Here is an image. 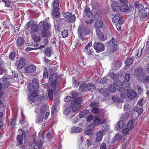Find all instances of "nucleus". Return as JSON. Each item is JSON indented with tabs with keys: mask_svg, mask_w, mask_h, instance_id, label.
Returning <instances> with one entry per match:
<instances>
[{
	"mask_svg": "<svg viewBox=\"0 0 149 149\" xmlns=\"http://www.w3.org/2000/svg\"><path fill=\"white\" fill-rule=\"evenodd\" d=\"M81 101L80 99H77L71 102V108H66L64 110V113L65 115L72 114L75 112L81 106Z\"/></svg>",
	"mask_w": 149,
	"mask_h": 149,
	"instance_id": "nucleus-1",
	"label": "nucleus"
},
{
	"mask_svg": "<svg viewBox=\"0 0 149 149\" xmlns=\"http://www.w3.org/2000/svg\"><path fill=\"white\" fill-rule=\"evenodd\" d=\"M78 31L79 38L82 40H84V37L89 33V29L82 24L79 26Z\"/></svg>",
	"mask_w": 149,
	"mask_h": 149,
	"instance_id": "nucleus-2",
	"label": "nucleus"
},
{
	"mask_svg": "<svg viewBox=\"0 0 149 149\" xmlns=\"http://www.w3.org/2000/svg\"><path fill=\"white\" fill-rule=\"evenodd\" d=\"M94 48L97 52L103 51L105 49L104 45L100 42H95L93 45Z\"/></svg>",
	"mask_w": 149,
	"mask_h": 149,
	"instance_id": "nucleus-3",
	"label": "nucleus"
},
{
	"mask_svg": "<svg viewBox=\"0 0 149 149\" xmlns=\"http://www.w3.org/2000/svg\"><path fill=\"white\" fill-rule=\"evenodd\" d=\"M57 77V74L55 73L52 74L49 76V79L52 83L51 86L54 89H56V88Z\"/></svg>",
	"mask_w": 149,
	"mask_h": 149,
	"instance_id": "nucleus-4",
	"label": "nucleus"
},
{
	"mask_svg": "<svg viewBox=\"0 0 149 149\" xmlns=\"http://www.w3.org/2000/svg\"><path fill=\"white\" fill-rule=\"evenodd\" d=\"M95 118L93 122L95 124L96 126H98L100 124H103L106 122V120L104 119V117L102 115L101 116H99L96 117H95Z\"/></svg>",
	"mask_w": 149,
	"mask_h": 149,
	"instance_id": "nucleus-5",
	"label": "nucleus"
},
{
	"mask_svg": "<svg viewBox=\"0 0 149 149\" xmlns=\"http://www.w3.org/2000/svg\"><path fill=\"white\" fill-rule=\"evenodd\" d=\"M47 107L45 105H42L40 108L39 107L36 108L35 111L36 113H40L41 115H44L46 112Z\"/></svg>",
	"mask_w": 149,
	"mask_h": 149,
	"instance_id": "nucleus-6",
	"label": "nucleus"
},
{
	"mask_svg": "<svg viewBox=\"0 0 149 149\" xmlns=\"http://www.w3.org/2000/svg\"><path fill=\"white\" fill-rule=\"evenodd\" d=\"M104 132L102 130L97 131L95 134L96 136V141L97 142H100L102 139Z\"/></svg>",
	"mask_w": 149,
	"mask_h": 149,
	"instance_id": "nucleus-7",
	"label": "nucleus"
},
{
	"mask_svg": "<svg viewBox=\"0 0 149 149\" xmlns=\"http://www.w3.org/2000/svg\"><path fill=\"white\" fill-rule=\"evenodd\" d=\"M133 9V7L132 6L130 5L129 6L127 4H124L121 6L120 11L122 12H129Z\"/></svg>",
	"mask_w": 149,
	"mask_h": 149,
	"instance_id": "nucleus-8",
	"label": "nucleus"
},
{
	"mask_svg": "<svg viewBox=\"0 0 149 149\" xmlns=\"http://www.w3.org/2000/svg\"><path fill=\"white\" fill-rule=\"evenodd\" d=\"M127 96L129 99L132 100L136 98L137 96V95L135 91L130 90L127 91Z\"/></svg>",
	"mask_w": 149,
	"mask_h": 149,
	"instance_id": "nucleus-9",
	"label": "nucleus"
},
{
	"mask_svg": "<svg viewBox=\"0 0 149 149\" xmlns=\"http://www.w3.org/2000/svg\"><path fill=\"white\" fill-rule=\"evenodd\" d=\"M142 69L140 68H138L135 70L134 75L137 77V78L139 80L141 79V77L143 75L142 74Z\"/></svg>",
	"mask_w": 149,
	"mask_h": 149,
	"instance_id": "nucleus-10",
	"label": "nucleus"
},
{
	"mask_svg": "<svg viewBox=\"0 0 149 149\" xmlns=\"http://www.w3.org/2000/svg\"><path fill=\"white\" fill-rule=\"evenodd\" d=\"M112 8L113 10L115 12H118L120 10L121 6H120L118 2L114 1L111 4Z\"/></svg>",
	"mask_w": 149,
	"mask_h": 149,
	"instance_id": "nucleus-11",
	"label": "nucleus"
},
{
	"mask_svg": "<svg viewBox=\"0 0 149 149\" xmlns=\"http://www.w3.org/2000/svg\"><path fill=\"white\" fill-rule=\"evenodd\" d=\"M25 63V60L23 57H22L20 59L17 60L16 61L15 65L17 64V68L20 69L24 66Z\"/></svg>",
	"mask_w": 149,
	"mask_h": 149,
	"instance_id": "nucleus-12",
	"label": "nucleus"
},
{
	"mask_svg": "<svg viewBox=\"0 0 149 149\" xmlns=\"http://www.w3.org/2000/svg\"><path fill=\"white\" fill-rule=\"evenodd\" d=\"M112 22L113 23L119 22L120 23L122 22V17L119 13H116L112 19Z\"/></svg>",
	"mask_w": 149,
	"mask_h": 149,
	"instance_id": "nucleus-13",
	"label": "nucleus"
},
{
	"mask_svg": "<svg viewBox=\"0 0 149 149\" xmlns=\"http://www.w3.org/2000/svg\"><path fill=\"white\" fill-rule=\"evenodd\" d=\"M36 69V67L33 65H31L26 67L25 69V71L26 73H30L34 72Z\"/></svg>",
	"mask_w": 149,
	"mask_h": 149,
	"instance_id": "nucleus-14",
	"label": "nucleus"
},
{
	"mask_svg": "<svg viewBox=\"0 0 149 149\" xmlns=\"http://www.w3.org/2000/svg\"><path fill=\"white\" fill-rule=\"evenodd\" d=\"M45 88L47 90L48 96L50 99H52L53 95V91L52 89H50L49 85L46 84L44 86Z\"/></svg>",
	"mask_w": 149,
	"mask_h": 149,
	"instance_id": "nucleus-15",
	"label": "nucleus"
},
{
	"mask_svg": "<svg viewBox=\"0 0 149 149\" xmlns=\"http://www.w3.org/2000/svg\"><path fill=\"white\" fill-rule=\"evenodd\" d=\"M86 86L87 91H93L95 90V85L93 84L89 83L86 84Z\"/></svg>",
	"mask_w": 149,
	"mask_h": 149,
	"instance_id": "nucleus-16",
	"label": "nucleus"
},
{
	"mask_svg": "<svg viewBox=\"0 0 149 149\" xmlns=\"http://www.w3.org/2000/svg\"><path fill=\"white\" fill-rule=\"evenodd\" d=\"M99 92L105 96L108 95L109 93L108 89L107 88H102L99 89Z\"/></svg>",
	"mask_w": 149,
	"mask_h": 149,
	"instance_id": "nucleus-17",
	"label": "nucleus"
},
{
	"mask_svg": "<svg viewBox=\"0 0 149 149\" xmlns=\"http://www.w3.org/2000/svg\"><path fill=\"white\" fill-rule=\"evenodd\" d=\"M90 107V106H88L86 107V110H83L81 111L79 114V116L80 118H82L88 113L89 112V108Z\"/></svg>",
	"mask_w": 149,
	"mask_h": 149,
	"instance_id": "nucleus-18",
	"label": "nucleus"
},
{
	"mask_svg": "<svg viewBox=\"0 0 149 149\" xmlns=\"http://www.w3.org/2000/svg\"><path fill=\"white\" fill-rule=\"evenodd\" d=\"M122 65V62L120 61H116L112 68L113 70H117L119 69Z\"/></svg>",
	"mask_w": 149,
	"mask_h": 149,
	"instance_id": "nucleus-19",
	"label": "nucleus"
},
{
	"mask_svg": "<svg viewBox=\"0 0 149 149\" xmlns=\"http://www.w3.org/2000/svg\"><path fill=\"white\" fill-rule=\"evenodd\" d=\"M31 34H33L38 30V27L37 25L32 24L31 26Z\"/></svg>",
	"mask_w": 149,
	"mask_h": 149,
	"instance_id": "nucleus-20",
	"label": "nucleus"
},
{
	"mask_svg": "<svg viewBox=\"0 0 149 149\" xmlns=\"http://www.w3.org/2000/svg\"><path fill=\"white\" fill-rule=\"evenodd\" d=\"M96 34L97 36L98 37L99 39L102 40L104 41V36L103 33L101 32L100 30L97 29L96 30Z\"/></svg>",
	"mask_w": 149,
	"mask_h": 149,
	"instance_id": "nucleus-21",
	"label": "nucleus"
},
{
	"mask_svg": "<svg viewBox=\"0 0 149 149\" xmlns=\"http://www.w3.org/2000/svg\"><path fill=\"white\" fill-rule=\"evenodd\" d=\"M86 84L85 83L80 84L79 85V91L81 92H87V88L86 86Z\"/></svg>",
	"mask_w": 149,
	"mask_h": 149,
	"instance_id": "nucleus-22",
	"label": "nucleus"
},
{
	"mask_svg": "<svg viewBox=\"0 0 149 149\" xmlns=\"http://www.w3.org/2000/svg\"><path fill=\"white\" fill-rule=\"evenodd\" d=\"M109 45L111 46H117L118 45V43L115 38H113L109 41Z\"/></svg>",
	"mask_w": 149,
	"mask_h": 149,
	"instance_id": "nucleus-23",
	"label": "nucleus"
},
{
	"mask_svg": "<svg viewBox=\"0 0 149 149\" xmlns=\"http://www.w3.org/2000/svg\"><path fill=\"white\" fill-rule=\"evenodd\" d=\"M32 84L36 89H37L39 88V86L38 83V80L37 79H33L32 80Z\"/></svg>",
	"mask_w": 149,
	"mask_h": 149,
	"instance_id": "nucleus-24",
	"label": "nucleus"
},
{
	"mask_svg": "<svg viewBox=\"0 0 149 149\" xmlns=\"http://www.w3.org/2000/svg\"><path fill=\"white\" fill-rule=\"evenodd\" d=\"M103 22L101 20L99 19L97 20L95 24V26L96 28H100L103 26Z\"/></svg>",
	"mask_w": 149,
	"mask_h": 149,
	"instance_id": "nucleus-25",
	"label": "nucleus"
},
{
	"mask_svg": "<svg viewBox=\"0 0 149 149\" xmlns=\"http://www.w3.org/2000/svg\"><path fill=\"white\" fill-rule=\"evenodd\" d=\"M134 4L139 12L140 11L144 8L143 5L141 3H138V2L136 1L135 3Z\"/></svg>",
	"mask_w": 149,
	"mask_h": 149,
	"instance_id": "nucleus-26",
	"label": "nucleus"
},
{
	"mask_svg": "<svg viewBox=\"0 0 149 149\" xmlns=\"http://www.w3.org/2000/svg\"><path fill=\"white\" fill-rule=\"evenodd\" d=\"M25 42L24 40L22 37L18 38L17 40V43L18 46H21Z\"/></svg>",
	"mask_w": 149,
	"mask_h": 149,
	"instance_id": "nucleus-27",
	"label": "nucleus"
},
{
	"mask_svg": "<svg viewBox=\"0 0 149 149\" xmlns=\"http://www.w3.org/2000/svg\"><path fill=\"white\" fill-rule=\"evenodd\" d=\"M60 1L59 0H54L53 3V6L54 8L53 9L58 10L59 8L58 7L59 6Z\"/></svg>",
	"mask_w": 149,
	"mask_h": 149,
	"instance_id": "nucleus-28",
	"label": "nucleus"
},
{
	"mask_svg": "<svg viewBox=\"0 0 149 149\" xmlns=\"http://www.w3.org/2000/svg\"><path fill=\"white\" fill-rule=\"evenodd\" d=\"M59 10V9L56 10V9H53V11L51 13V15L56 18L58 17L60 15Z\"/></svg>",
	"mask_w": 149,
	"mask_h": 149,
	"instance_id": "nucleus-29",
	"label": "nucleus"
},
{
	"mask_svg": "<svg viewBox=\"0 0 149 149\" xmlns=\"http://www.w3.org/2000/svg\"><path fill=\"white\" fill-rule=\"evenodd\" d=\"M133 61V59L132 58H129L126 59L125 61V64H126V66L125 67V69H126L127 66H128L132 63Z\"/></svg>",
	"mask_w": 149,
	"mask_h": 149,
	"instance_id": "nucleus-30",
	"label": "nucleus"
},
{
	"mask_svg": "<svg viewBox=\"0 0 149 149\" xmlns=\"http://www.w3.org/2000/svg\"><path fill=\"white\" fill-rule=\"evenodd\" d=\"M108 90L109 91H110L111 93H113L115 92L116 90V88L115 87L114 85L112 84H110L109 86Z\"/></svg>",
	"mask_w": 149,
	"mask_h": 149,
	"instance_id": "nucleus-31",
	"label": "nucleus"
},
{
	"mask_svg": "<svg viewBox=\"0 0 149 149\" xmlns=\"http://www.w3.org/2000/svg\"><path fill=\"white\" fill-rule=\"evenodd\" d=\"M82 130V129L76 127H74L71 129V131L75 133H78L81 132Z\"/></svg>",
	"mask_w": 149,
	"mask_h": 149,
	"instance_id": "nucleus-32",
	"label": "nucleus"
},
{
	"mask_svg": "<svg viewBox=\"0 0 149 149\" xmlns=\"http://www.w3.org/2000/svg\"><path fill=\"white\" fill-rule=\"evenodd\" d=\"M112 99L114 102L117 104L123 102L122 100L116 97L113 96L112 97Z\"/></svg>",
	"mask_w": 149,
	"mask_h": 149,
	"instance_id": "nucleus-33",
	"label": "nucleus"
},
{
	"mask_svg": "<svg viewBox=\"0 0 149 149\" xmlns=\"http://www.w3.org/2000/svg\"><path fill=\"white\" fill-rule=\"evenodd\" d=\"M127 127L129 130H132L134 127L133 122L132 120H130L127 125Z\"/></svg>",
	"mask_w": 149,
	"mask_h": 149,
	"instance_id": "nucleus-34",
	"label": "nucleus"
},
{
	"mask_svg": "<svg viewBox=\"0 0 149 149\" xmlns=\"http://www.w3.org/2000/svg\"><path fill=\"white\" fill-rule=\"evenodd\" d=\"M45 55L47 57H50L52 54V49L50 48H47L45 49Z\"/></svg>",
	"mask_w": 149,
	"mask_h": 149,
	"instance_id": "nucleus-35",
	"label": "nucleus"
},
{
	"mask_svg": "<svg viewBox=\"0 0 149 149\" xmlns=\"http://www.w3.org/2000/svg\"><path fill=\"white\" fill-rule=\"evenodd\" d=\"M86 130L84 131V133L87 135H91L93 133V131L91 129L89 128L88 127H86Z\"/></svg>",
	"mask_w": 149,
	"mask_h": 149,
	"instance_id": "nucleus-36",
	"label": "nucleus"
},
{
	"mask_svg": "<svg viewBox=\"0 0 149 149\" xmlns=\"http://www.w3.org/2000/svg\"><path fill=\"white\" fill-rule=\"evenodd\" d=\"M109 74L111 78L114 81L116 80L118 77V76L114 72L109 73Z\"/></svg>",
	"mask_w": 149,
	"mask_h": 149,
	"instance_id": "nucleus-37",
	"label": "nucleus"
},
{
	"mask_svg": "<svg viewBox=\"0 0 149 149\" xmlns=\"http://www.w3.org/2000/svg\"><path fill=\"white\" fill-rule=\"evenodd\" d=\"M126 125V123L123 120H120L118 122V125L120 129H123V128Z\"/></svg>",
	"mask_w": 149,
	"mask_h": 149,
	"instance_id": "nucleus-38",
	"label": "nucleus"
},
{
	"mask_svg": "<svg viewBox=\"0 0 149 149\" xmlns=\"http://www.w3.org/2000/svg\"><path fill=\"white\" fill-rule=\"evenodd\" d=\"M42 33L43 36V37H50L51 36V34L47 32V33L46 30H43L42 31Z\"/></svg>",
	"mask_w": 149,
	"mask_h": 149,
	"instance_id": "nucleus-39",
	"label": "nucleus"
},
{
	"mask_svg": "<svg viewBox=\"0 0 149 149\" xmlns=\"http://www.w3.org/2000/svg\"><path fill=\"white\" fill-rule=\"evenodd\" d=\"M142 49L139 48L136 52L135 56L136 58H139L141 56L142 54Z\"/></svg>",
	"mask_w": 149,
	"mask_h": 149,
	"instance_id": "nucleus-40",
	"label": "nucleus"
},
{
	"mask_svg": "<svg viewBox=\"0 0 149 149\" xmlns=\"http://www.w3.org/2000/svg\"><path fill=\"white\" fill-rule=\"evenodd\" d=\"M31 36L34 41L36 42H39L41 40L39 36H37L36 35L31 34Z\"/></svg>",
	"mask_w": 149,
	"mask_h": 149,
	"instance_id": "nucleus-41",
	"label": "nucleus"
},
{
	"mask_svg": "<svg viewBox=\"0 0 149 149\" xmlns=\"http://www.w3.org/2000/svg\"><path fill=\"white\" fill-rule=\"evenodd\" d=\"M34 144L36 146H38L39 149H41L42 146L43 145V143L41 141H39L38 142H37L36 141L34 140Z\"/></svg>",
	"mask_w": 149,
	"mask_h": 149,
	"instance_id": "nucleus-42",
	"label": "nucleus"
},
{
	"mask_svg": "<svg viewBox=\"0 0 149 149\" xmlns=\"http://www.w3.org/2000/svg\"><path fill=\"white\" fill-rule=\"evenodd\" d=\"M122 138V136L120 134H116V136L113 138V140L114 142L119 141Z\"/></svg>",
	"mask_w": 149,
	"mask_h": 149,
	"instance_id": "nucleus-43",
	"label": "nucleus"
},
{
	"mask_svg": "<svg viewBox=\"0 0 149 149\" xmlns=\"http://www.w3.org/2000/svg\"><path fill=\"white\" fill-rule=\"evenodd\" d=\"M135 88L139 94H141L142 93L143 90L140 86H135Z\"/></svg>",
	"mask_w": 149,
	"mask_h": 149,
	"instance_id": "nucleus-44",
	"label": "nucleus"
},
{
	"mask_svg": "<svg viewBox=\"0 0 149 149\" xmlns=\"http://www.w3.org/2000/svg\"><path fill=\"white\" fill-rule=\"evenodd\" d=\"M127 89H126L122 92L120 93V96L123 99H125L126 97V92L127 91Z\"/></svg>",
	"mask_w": 149,
	"mask_h": 149,
	"instance_id": "nucleus-45",
	"label": "nucleus"
},
{
	"mask_svg": "<svg viewBox=\"0 0 149 149\" xmlns=\"http://www.w3.org/2000/svg\"><path fill=\"white\" fill-rule=\"evenodd\" d=\"M69 21L71 23L74 22L76 20V17L74 14H72L68 18Z\"/></svg>",
	"mask_w": 149,
	"mask_h": 149,
	"instance_id": "nucleus-46",
	"label": "nucleus"
},
{
	"mask_svg": "<svg viewBox=\"0 0 149 149\" xmlns=\"http://www.w3.org/2000/svg\"><path fill=\"white\" fill-rule=\"evenodd\" d=\"M8 126H13L15 125V120L11 119L9 120L8 121Z\"/></svg>",
	"mask_w": 149,
	"mask_h": 149,
	"instance_id": "nucleus-47",
	"label": "nucleus"
},
{
	"mask_svg": "<svg viewBox=\"0 0 149 149\" xmlns=\"http://www.w3.org/2000/svg\"><path fill=\"white\" fill-rule=\"evenodd\" d=\"M28 91L30 92L34 91L36 90L35 88H34V86L31 83L29 84L28 86Z\"/></svg>",
	"mask_w": 149,
	"mask_h": 149,
	"instance_id": "nucleus-48",
	"label": "nucleus"
},
{
	"mask_svg": "<svg viewBox=\"0 0 149 149\" xmlns=\"http://www.w3.org/2000/svg\"><path fill=\"white\" fill-rule=\"evenodd\" d=\"M130 115V113L128 112H126L125 113L123 114L122 115L121 118L122 119L126 120L129 116Z\"/></svg>",
	"mask_w": 149,
	"mask_h": 149,
	"instance_id": "nucleus-49",
	"label": "nucleus"
},
{
	"mask_svg": "<svg viewBox=\"0 0 149 149\" xmlns=\"http://www.w3.org/2000/svg\"><path fill=\"white\" fill-rule=\"evenodd\" d=\"M44 118V116L41 115L39 116L37 118L36 122L38 123H40L42 122Z\"/></svg>",
	"mask_w": 149,
	"mask_h": 149,
	"instance_id": "nucleus-50",
	"label": "nucleus"
},
{
	"mask_svg": "<svg viewBox=\"0 0 149 149\" xmlns=\"http://www.w3.org/2000/svg\"><path fill=\"white\" fill-rule=\"evenodd\" d=\"M131 131L130 130H129V129L127 127L123 129L122 132L123 134L125 135H129V132Z\"/></svg>",
	"mask_w": 149,
	"mask_h": 149,
	"instance_id": "nucleus-51",
	"label": "nucleus"
},
{
	"mask_svg": "<svg viewBox=\"0 0 149 149\" xmlns=\"http://www.w3.org/2000/svg\"><path fill=\"white\" fill-rule=\"evenodd\" d=\"M61 33L63 38H65L68 36V31L66 29L63 30L61 32Z\"/></svg>",
	"mask_w": 149,
	"mask_h": 149,
	"instance_id": "nucleus-52",
	"label": "nucleus"
},
{
	"mask_svg": "<svg viewBox=\"0 0 149 149\" xmlns=\"http://www.w3.org/2000/svg\"><path fill=\"white\" fill-rule=\"evenodd\" d=\"M9 86V83L8 81L5 82L3 85V89L4 90L8 89Z\"/></svg>",
	"mask_w": 149,
	"mask_h": 149,
	"instance_id": "nucleus-53",
	"label": "nucleus"
},
{
	"mask_svg": "<svg viewBox=\"0 0 149 149\" xmlns=\"http://www.w3.org/2000/svg\"><path fill=\"white\" fill-rule=\"evenodd\" d=\"M109 128V127L107 125H103L101 127V128L103 131H106L108 130Z\"/></svg>",
	"mask_w": 149,
	"mask_h": 149,
	"instance_id": "nucleus-54",
	"label": "nucleus"
},
{
	"mask_svg": "<svg viewBox=\"0 0 149 149\" xmlns=\"http://www.w3.org/2000/svg\"><path fill=\"white\" fill-rule=\"evenodd\" d=\"M18 137H17V142L19 144H21L23 143L22 136V135H18Z\"/></svg>",
	"mask_w": 149,
	"mask_h": 149,
	"instance_id": "nucleus-55",
	"label": "nucleus"
},
{
	"mask_svg": "<svg viewBox=\"0 0 149 149\" xmlns=\"http://www.w3.org/2000/svg\"><path fill=\"white\" fill-rule=\"evenodd\" d=\"M114 84L116 86H118L121 85L122 84V83L118 79L114 81L113 82Z\"/></svg>",
	"mask_w": 149,
	"mask_h": 149,
	"instance_id": "nucleus-56",
	"label": "nucleus"
},
{
	"mask_svg": "<svg viewBox=\"0 0 149 149\" xmlns=\"http://www.w3.org/2000/svg\"><path fill=\"white\" fill-rule=\"evenodd\" d=\"M43 77L45 79H47L48 77V74L47 69L45 68L43 71Z\"/></svg>",
	"mask_w": 149,
	"mask_h": 149,
	"instance_id": "nucleus-57",
	"label": "nucleus"
},
{
	"mask_svg": "<svg viewBox=\"0 0 149 149\" xmlns=\"http://www.w3.org/2000/svg\"><path fill=\"white\" fill-rule=\"evenodd\" d=\"M95 126V124L93 122H92L89 125L86 126V127L93 130Z\"/></svg>",
	"mask_w": 149,
	"mask_h": 149,
	"instance_id": "nucleus-58",
	"label": "nucleus"
},
{
	"mask_svg": "<svg viewBox=\"0 0 149 149\" xmlns=\"http://www.w3.org/2000/svg\"><path fill=\"white\" fill-rule=\"evenodd\" d=\"M72 14L70 13L66 12V13H63V15L64 17L68 19Z\"/></svg>",
	"mask_w": 149,
	"mask_h": 149,
	"instance_id": "nucleus-59",
	"label": "nucleus"
},
{
	"mask_svg": "<svg viewBox=\"0 0 149 149\" xmlns=\"http://www.w3.org/2000/svg\"><path fill=\"white\" fill-rule=\"evenodd\" d=\"M5 109L3 107H0V119H1L4 112Z\"/></svg>",
	"mask_w": 149,
	"mask_h": 149,
	"instance_id": "nucleus-60",
	"label": "nucleus"
},
{
	"mask_svg": "<svg viewBox=\"0 0 149 149\" xmlns=\"http://www.w3.org/2000/svg\"><path fill=\"white\" fill-rule=\"evenodd\" d=\"M136 111H137L139 114H141L143 113V109L141 107H138L137 108Z\"/></svg>",
	"mask_w": 149,
	"mask_h": 149,
	"instance_id": "nucleus-61",
	"label": "nucleus"
},
{
	"mask_svg": "<svg viewBox=\"0 0 149 149\" xmlns=\"http://www.w3.org/2000/svg\"><path fill=\"white\" fill-rule=\"evenodd\" d=\"M92 112L95 113H97L99 112V109L97 107H93L92 110Z\"/></svg>",
	"mask_w": 149,
	"mask_h": 149,
	"instance_id": "nucleus-62",
	"label": "nucleus"
},
{
	"mask_svg": "<svg viewBox=\"0 0 149 149\" xmlns=\"http://www.w3.org/2000/svg\"><path fill=\"white\" fill-rule=\"evenodd\" d=\"M130 74L128 73L125 74V76L124 78L125 80L127 81H128L130 80Z\"/></svg>",
	"mask_w": 149,
	"mask_h": 149,
	"instance_id": "nucleus-63",
	"label": "nucleus"
},
{
	"mask_svg": "<svg viewBox=\"0 0 149 149\" xmlns=\"http://www.w3.org/2000/svg\"><path fill=\"white\" fill-rule=\"evenodd\" d=\"M79 95L77 93L75 92H73L72 93V97L73 99H75Z\"/></svg>",
	"mask_w": 149,
	"mask_h": 149,
	"instance_id": "nucleus-64",
	"label": "nucleus"
}]
</instances>
